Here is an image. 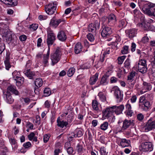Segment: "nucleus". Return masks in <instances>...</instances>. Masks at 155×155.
Instances as JSON below:
<instances>
[{"label":"nucleus","instance_id":"obj_39","mask_svg":"<svg viewBox=\"0 0 155 155\" xmlns=\"http://www.w3.org/2000/svg\"><path fill=\"white\" fill-rule=\"evenodd\" d=\"M92 105L93 108L96 111H97L99 110L98 107V102L95 100H94L92 101Z\"/></svg>","mask_w":155,"mask_h":155},{"label":"nucleus","instance_id":"obj_47","mask_svg":"<svg viewBox=\"0 0 155 155\" xmlns=\"http://www.w3.org/2000/svg\"><path fill=\"white\" fill-rule=\"evenodd\" d=\"M146 101V98L144 96H141L139 100V106H140L141 105Z\"/></svg>","mask_w":155,"mask_h":155},{"label":"nucleus","instance_id":"obj_54","mask_svg":"<svg viewBox=\"0 0 155 155\" xmlns=\"http://www.w3.org/2000/svg\"><path fill=\"white\" fill-rule=\"evenodd\" d=\"M5 48V45L4 43H0V54L2 53Z\"/></svg>","mask_w":155,"mask_h":155},{"label":"nucleus","instance_id":"obj_60","mask_svg":"<svg viewBox=\"0 0 155 155\" xmlns=\"http://www.w3.org/2000/svg\"><path fill=\"white\" fill-rule=\"evenodd\" d=\"M90 67V65L88 63H86L83 64L81 67L82 69H85L89 68Z\"/></svg>","mask_w":155,"mask_h":155},{"label":"nucleus","instance_id":"obj_51","mask_svg":"<svg viewBox=\"0 0 155 155\" xmlns=\"http://www.w3.org/2000/svg\"><path fill=\"white\" fill-rule=\"evenodd\" d=\"M38 27V25L37 24H32L30 26V28L34 31L36 30Z\"/></svg>","mask_w":155,"mask_h":155},{"label":"nucleus","instance_id":"obj_10","mask_svg":"<svg viewBox=\"0 0 155 155\" xmlns=\"http://www.w3.org/2000/svg\"><path fill=\"white\" fill-rule=\"evenodd\" d=\"M134 125V120L126 119L123 121V125L121 128V130L122 131H124L130 126L133 127Z\"/></svg>","mask_w":155,"mask_h":155},{"label":"nucleus","instance_id":"obj_57","mask_svg":"<svg viewBox=\"0 0 155 155\" xmlns=\"http://www.w3.org/2000/svg\"><path fill=\"white\" fill-rule=\"evenodd\" d=\"M77 149L78 152L81 153L83 152L84 150V148L82 145L78 144L77 147Z\"/></svg>","mask_w":155,"mask_h":155},{"label":"nucleus","instance_id":"obj_6","mask_svg":"<svg viewBox=\"0 0 155 155\" xmlns=\"http://www.w3.org/2000/svg\"><path fill=\"white\" fill-rule=\"evenodd\" d=\"M56 2H54L50 3L45 6V11L47 14L51 15L54 13L56 9Z\"/></svg>","mask_w":155,"mask_h":155},{"label":"nucleus","instance_id":"obj_18","mask_svg":"<svg viewBox=\"0 0 155 155\" xmlns=\"http://www.w3.org/2000/svg\"><path fill=\"white\" fill-rule=\"evenodd\" d=\"M112 107L114 112H115L117 114H118L122 113L124 109V106L122 104L119 106H114Z\"/></svg>","mask_w":155,"mask_h":155},{"label":"nucleus","instance_id":"obj_43","mask_svg":"<svg viewBox=\"0 0 155 155\" xmlns=\"http://www.w3.org/2000/svg\"><path fill=\"white\" fill-rule=\"evenodd\" d=\"M75 71V69L74 68H70L67 72V75L69 77L72 76L74 74Z\"/></svg>","mask_w":155,"mask_h":155},{"label":"nucleus","instance_id":"obj_17","mask_svg":"<svg viewBox=\"0 0 155 155\" xmlns=\"http://www.w3.org/2000/svg\"><path fill=\"white\" fill-rule=\"evenodd\" d=\"M50 54V47H49L48 51L46 54H44L43 56L42 63L44 67L48 66V60Z\"/></svg>","mask_w":155,"mask_h":155},{"label":"nucleus","instance_id":"obj_52","mask_svg":"<svg viewBox=\"0 0 155 155\" xmlns=\"http://www.w3.org/2000/svg\"><path fill=\"white\" fill-rule=\"evenodd\" d=\"M34 120L35 121V122L36 125H39L41 123L40 117L38 115H37L36 117V120Z\"/></svg>","mask_w":155,"mask_h":155},{"label":"nucleus","instance_id":"obj_11","mask_svg":"<svg viewBox=\"0 0 155 155\" xmlns=\"http://www.w3.org/2000/svg\"><path fill=\"white\" fill-rule=\"evenodd\" d=\"M145 130L148 131L155 128V120L153 121L152 118L149 120L144 126Z\"/></svg>","mask_w":155,"mask_h":155},{"label":"nucleus","instance_id":"obj_34","mask_svg":"<svg viewBox=\"0 0 155 155\" xmlns=\"http://www.w3.org/2000/svg\"><path fill=\"white\" fill-rule=\"evenodd\" d=\"M108 83V78L103 75L100 81V84L104 85L107 84Z\"/></svg>","mask_w":155,"mask_h":155},{"label":"nucleus","instance_id":"obj_7","mask_svg":"<svg viewBox=\"0 0 155 155\" xmlns=\"http://www.w3.org/2000/svg\"><path fill=\"white\" fill-rule=\"evenodd\" d=\"M137 67L139 71L142 74L146 73L147 70L146 61L144 59H141L139 61Z\"/></svg>","mask_w":155,"mask_h":155},{"label":"nucleus","instance_id":"obj_36","mask_svg":"<svg viewBox=\"0 0 155 155\" xmlns=\"http://www.w3.org/2000/svg\"><path fill=\"white\" fill-rule=\"evenodd\" d=\"M35 84L37 87L41 86L43 84V81L41 78H39L36 79L35 81Z\"/></svg>","mask_w":155,"mask_h":155},{"label":"nucleus","instance_id":"obj_14","mask_svg":"<svg viewBox=\"0 0 155 155\" xmlns=\"http://www.w3.org/2000/svg\"><path fill=\"white\" fill-rule=\"evenodd\" d=\"M102 112L103 116L108 118L112 115L114 112L112 107H107L103 110Z\"/></svg>","mask_w":155,"mask_h":155},{"label":"nucleus","instance_id":"obj_27","mask_svg":"<svg viewBox=\"0 0 155 155\" xmlns=\"http://www.w3.org/2000/svg\"><path fill=\"white\" fill-rule=\"evenodd\" d=\"M143 86L142 87L143 90H146V91H144V92L150 91L152 89V86L150 83L144 81L143 83Z\"/></svg>","mask_w":155,"mask_h":155},{"label":"nucleus","instance_id":"obj_5","mask_svg":"<svg viewBox=\"0 0 155 155\" xmlns=\"http://www.w3.org/2000/svg\"><path fill=\"white\" fill-rule=\"evenodd\" d=\"M100 21L99 20H95L93 23L90 24L87 27L88 30L89 32L96 33L97 30L99 29Z\"/></svg>","mask_w":155,"mask_h":155},{"label":"nucleus","instance_id":"obj_12","mask_svg":"<svg viewBox=\"0 0 155 155\" xmlns=\"http://www.w3.org/2000/svg\"><path fill=\"white\" fill-rule=\"evenodd\" d=\"M108 24L111 26H114L117 22L116 17L113 14L110 15L107 17Z\"/></svg>","mask_w":155,"mask_h":155},{"label":"nucleus","instance_id":"obj_13","mask_svg":"<svg viewBox=\"0 0 155 155\" xmlns=\"http://www.w3.org/2000/svg\"><path fill=\"white\" fill-rule=\"evenodd\" d=\"M137 29L136 28H132L125 31V32L128 37L130 39L133 38L136 36Z\"/></svg>","mask_w":155,"mask_h":155},{"label":"nucleus","instance_id":"obj_22","mask_svg":"<svg viewBox=\"0 0 155 155\" xmlns=\"http://www.w3.org/2000/svg\"><path fill=\"white\" fill-rule=\"evenodd\" d=\"M83 47L80 43H77L74 47V51L76 54H78L82 52Z\"/></svg>","mask_w":155,"mask_h":155},{"label":"nucleus","instance_id":"obj_58","mask_svg":"<svg viewBox=\"0 0 155 155\" xmlns=\"http://www.w3.org/2000/svg\"><path fill=\"white\" fill-rule=\"evenodd\" d=\"M50 136V135L49 134H46L44 136L43 140L45 143H46L48 141Z\"/></svg>","mask_w":155,"mask_h":155},{"label":"nucleus","instance_id":"obj_50","mask_svg":"<svg viewBox=\"0 0 155 155\" xmlns=\"http://www.w3.org/2000/svg\"><path fill=\"white\" fill-rule=\"evenodd\" d=\"M100 152L101 155H105L106 153V149L104 147H102L100 148Z\"/></svg>","mask_w":155,"mask_h":155},{"label":"nucleus","instance_id":"obj_23","mask_svg":"<svg viewBox=\"0 0 155 155\" xmlns=\"http://www.w3.org/2000/svg\"><path fill=\"white\" fill-rule=\"evenodd\" d=\"M130 59L127 58L124 63V72H127L130 68Z\"/></svg>","mask_w":155,"mask_h":155},{"label":"nucleus","instance_id":"obj_19","mask_svg":"<svg viewBox=\"0 0 155 155\" xmlns=\"http://www.w3.org/2000/svg\"><path fill=\"white\" fill-rule=\"evenodd\" d=\"M10 92L16 95H18L19 94V92L16 89V87L14 85H10L8 87L6 92Z\"/></svg>","mask_w":155,"mask_h":155},{"label":"nucleus","instance_id":"obj_4","mask_svg":"<svg viewBox=\"0 0 155 155\" xmlns=\"http://www.w3.org/2000/svg\"><path fill=\"white\" fill-rule=\"evenodd\" d=\"M60 58V51L59 49L58 48L56 50L55 53L51 54V59L52 65L53 66L57 63L59 61Z\"/></svg>","mask_w":155,"mask_h":155},{"label":"nucleus","instance_id":"obj_28","mask_svg":"<svg viewBox=\"0 0 155 155\" xmlns=\"http://www.w3.org/2000/svg\"><path fill=\"white\" fill-rule=\"evenodd\" d=\"M98 75L97 73H96L94 75L90 77L89 79L90 84L93 85L96 82L98 79Z\"/></svg>","mask_w":155,"mask_h":155},{"label":"nucleus","instance_id":"obj_41","mask_svg":"<svg viewBox=\"0 0 155 155\" xmlns=\"http://www.w3.org/2000/svg\"><path fill=\"white\" fill-rule=\"evenodd\" d=\"M136 73L134 71H132L129 73L127 77V80L128 81H131L133 80V78L135 75Z\"/></svg>","mask_w":155,"mask_h":155},{"label":"nucleus","instance_id":"obj_46","mask_svg":"<svg viewBox=\"0 0 155 155\" xmlns=\"http://www.w3.org/2000/svg\"><path fill=\"white\" fill-rule=\"evenodd\" d=\"M126 57V56L125 55H123V56L119 57L118 58V63L119 64H122L124 60Z\"/></svg>","mask_w":155,"mask_h":155},{"label":"nucleus","instance_id":"obj_26","mask_svg":"<svg viewBox=\"0 0 155 155\" xmlns=\"http://www.w3.org/2000/svg\"><path fill=\"white\" fill-rule=\"evenodd\" d=\"M150 102L146 101L142 104L140 106H139L140 108L144 111H147L148 110L149 108L150 107Z\"/></svg>","mask_w":155,"mask_h":155},{"label":"nucleus","instance_id":"obj_8","mask_svg":"<svg viewBox=\"0 0 155 155\" xmlns=\"http://www.w3.org/2000/svg\"><path fill=\"white\" fill-rule=\"evenodd\" d=\"M112 91L114 93V96L118 102L122 101L123 99V94L121 93V92L119 88L117 86H114L112 89Z\"/></svg>","mask_w":155,"mask_h":155},{"label":"nucleus","instance_id":"obj_29","mask_svg":"<svg viewBox=\"0 0 155 155\" xmlns=\"http://www.w3.org/2000/svg\"><path fill=\"white\" fill-rule=\"evenodd\" d=\"M57 122V126L62 128L64 127H66L68 124V123L67 121H64L63 120L61 121L59 117L58 118Z\"/></svg>","mask_w":155,"mask_h":155},{"label":"nucleus","instance_id":"obj_9","mask_svg":"<svg viewBox=\"0 0 155 155\" xmlns=\"http://www.w3.org/2000/svg\"><path fill=\"white\" fill-rule=\"evenodd\" d=\"M30 61H27L25 65L26 69L24 71V74L30 79H33V77L35 76V72L30 71L29 68L30 67Z\"/></svg>","mask_w":155,"mask_h":155},{"label":"nucleus","instance_id":"obj_63","mask_svg":"<svg viewBox=\"0 0 155 155\" xmlns=\"http://www.w3.org/2000/svg\"><path fill=\"white\" fill-rule=\"evenodd\" d=\"M19 38L21 41H25L27 39V37L25 35H23L20 36Z\"/></svg>","mask_w":155,"mask_h":155},{"label":"nucleus","instance_id":"obj_32","mask_svg":"<svg viewBox=\"0 0 155 155\" xmlns=\"http://www.w3.org/2000/svg\"><path fill=\"white\" fill-rule=\"evenodd\" d=\"M142 18L143 20L142 22L141 23H139L138 25L145 30H148L149 28V26L147 25L144 21V18L143 16H142Z\"/></svg>","mask_w":155,"mask_h":155},{"label":"nucleus","instance_id":"obj_21","mask_svg":"<svg viewBox=\"0 0 155 155\" xmlns=\"http://www.w3.org/2000/svg\"><path fill=\"white\" fill-rule=\"evenodd\" d=\"M61 19H57L54 18H53L51 20L50 25V26L56 28L61 22Z\"/></svg>","mask_w":155,"mask_h":155},{"label":"nucleus","instance_id":"obj_40","mask_svg":"<svg viewBox=\"0 0 155 155\" xmlns=\"http://www.w3.org/2000/svg\"><path fill=\"white\" fill-rule=\"evenodd\" d=\"M108 126V123L105 121L102 124L100 127V129L103 130H106Z\"/></svg>","mask_w":155,"mask_h":155},{"label":"nucleus","instance_id":"obj_53","mask_svg":"<svg viewBox=\"0 0 155 155\" xmlns=\"http://www.w3.org/2000/svg\"><path fill=\"white\" fill-rule=\"evenodd\" d=\"M31 143L29 142H27L24 143L23 145V146L26 149L31 147Z\"/></svg>","mask_w":155,"mask_h":155},{"label":"nucleus","instance_id":"obj_24","mask_svg":"<svg viewBox=\"0 0 155 155\" xmlns=\"http://www.w3.org/2000/svg\"><path fill=\"white\" fill-rule=\"evenodd\" d=\"M0 1L10 6H14L17 4V0H0Z\"/></svg>","mask_w":155,"mask_h":155},{"label":"nucleus","instance_id":"obj_25","mask_svg":"<svg viewBox=\"0 0 155 155\" xmlns=\"http://www.w3.org/2000/svg\"><path fill=\"white\" fill-rule=\"evenodd\" d=\"M130 141L125 138L121 139L120 146L122 147H129L130 145Z\"/></svg>","mask_w":155,"mask_h":155},{"label":"nucleus","instance_id":"obj_61","mask_svg":"<svg viewBox=\"0 0 155 155\" xmlns=\"http://www.w3.org/2000/svg\"><path fill=\"white\" fill-rule=\"evenodd\" d=\"M149 38L148 37L145 36L143 37L141 39L142 42L143 43H146L149 41Z\"/></svg>","mask_w":155,"mask_h":155},{"label":"nucleus","instance_id":"obj_2","mask_svg":"<svg viewBox=\"0 0 155 155\" xmlns=\"http://www.w3.org/2000/svg\"><path fill=\"white\" fill-rule=\"evenodd\" d=\"M148 138L146 135L143 136L140 140L141 144L139 146L140 150L143 152L151 151L153 150L152 143L147 142Z\"/></svg>","mask_w":155,"mask_h":155},{"label":"nucleus","instance_id":"obj_30","mask_svg":"<svg viewBox=\"0 0 155 155\" xmlns=\"http://www.w3.org/2000/svg\"><path fill=\"white\" fill-rule=\"evenodd\" d=\"M12 38V33L10 31H7L6 32L5 36L4 39H5L6 41L8 43H10L11 42Z\"/></svg>","mask_w":155,"mask_h":155},{"label":"nucleus","instance_id":"obj_1","mask_svg":"<svg viewBox=\"0 0 155 155\" xmlns=\"http://www.w3.org/2000/svg\"><path fill=\"white\" fill-rule=\"evenodd\" d=\"M142 10L143 13L150 17L155 18V4L143 1Z\"/></svg>","mask_w":155,"mask_h":155},{"label":"nucleus","instance_id":"obj_15","mask_svg":"<svg viewBox=\"0 0 155 155\" xmlns=\"http://www.w3.org/2000/svg\"><path fill=\"white\" fill-rule=\"evenodd\" d=\"M112 32V30L110 28L105 27L101 32V35L103 37H106L111 35Z\"/></svg>","mask_w":155,"mask_h":155},{"label":"nucleus","instance_id":"obj_59","mask_svg":"<svg viewBox=\"0 0 155 155\" xmlns=\"http://www.w3.org/2000/svg\"><path fill=\"white\" fill-rule=\"evenodd\" d=\"M35 134L34 132L31 133L28 136V139L30 140H31L35 136Z\"/></svg>","mask_w":155,"mask_h":155},{"label":"nucleus","instance_id":"obj_37","mask_svg":"<svg viewBox=\"0 0 155 155\" xmlns=\"http://www.w3.org/2000/svg\"><path fill=\"white\" fill-rule=\"evenodd\" d=\"M24 79L23 78L20 77L15 80L16 81V85L18 87L21 86L23 83Z\"/></svg>","mask_w":155,"mask_h":155},{"label":"nucleus","instance_id":"obj_31","mask_svg":"<svg viewBox=\"0 0 155 155\" xmlns=\"http://www.w3.org/2000/svg\"><path fill=\"white\" fill-rule=\"evenodd\" d=\"M83 135L82 131L79 128H77L73 132V135L75 137H81Z\"/></svg>","mask_w":155,"mask_h":155},{"label":"nucleus","instance_id":"obj_55","mask_svg":"<svg viewBox=\"0 0 155 155\" xmlns=\"http://www.w3.org/2000/svg\"><path fill=\"white\" fill-rule=\"evenodd\" d=\"M125 113L126 116L128 117H131L133 113V111L130 110H126Z\"/></svg>","mask_w":155,"mask_h":155},{"label":"nucleus","instance_id":"obj_3","mask_svg":"<svg viewBox=\"0 0 155 155\" xmlns=\"http://www.w3.org/2000/svg\"><path fill=\"white\" fill-rule=\"evenodd\" d=\"M56 36L53 31L50 28H48L47 29V43L48 46V48L50 45H52L56 40Z\"/></svg>","mask_w":155,"mask_h":155},{"label":"nucleus","instance_id":"obj_16","mask_svg":"<svg viewBox=\"0 0 155 155\" xmlns=\"http://www.w3.org/2000/svg\"><path fill=\"white\" fill-rule=\"evenodd\" d=\"M3 97L7 103L11 104L14 101V99L12 97L10 92H4Z\"/></svg>","mask_w":155,"mask_h":155},{"label":"nucleus","instance_id":"obj_38","mask_svg":"<svg viewBox=\"0 0 155 155\" xmlns=\"http://www.w3.org/2000/svg\"><path fill=\"white\" fill-rule=\"evenodd\" d=\"M98 96L99 97L100 99L102 102L106 101V96L101 92L99 93Z\"/></svg>","mask_w":155,"mask_h":155},{"label":"nucleus","instance_id":"obj_44","mask_svg":"<svg viewBox=\"0 0 155 155\" xmlns=\"http://www.w3.org/2000/svg\"><path fill=\"white\" fill-rule=\"evenodd\" d=\"M129 47L127 46H124L122 48L121 50V52L123 54H125L127 53L128 52Z\"/></svg>","mask_w":155,"mask_h":155},{"label":"nucleus","instance_id":"obj_20","mask_svg":"<svg viewBox=\"0 0 155 155\" xmlns=\"http://www.w3.org/2000/svg\"><path fill=\"white\" fill-rule=\"evenodd\" d=\"M57 38L60 41H64L67 38V36L64 31H61L58 32L57 35Z\"/></svg>","mask_w":155,"mask_h":155},{"label":"nucleus","instance_id":"obj_62","mask_svg":"<svg viewBox=\"0 0 155 155\" xmlns=\"http://www.w3.org/2000/svg\"><path fill=\"white\" fill-rule=\"evenodd\" d=\"M137 97L136 95H133L130 99V101L132 103H134L136 101Z\"/></svg>","mask_w":155,"mask_h":155},{"label":"nucleus","instance_id":"obj_33","mask_svg":"<svg viewBox=\"0 0 155 155\" xmlns=\"http://www.w3.org/2000/svg\"><path fill=\"white\" fill-rule=\"evenodd\" d=\"M5 60L4 61L5 68L7 70H9L11 67V65L10 63V57L8 56H6L5 57Z\"/></svg>","mask_w":155,"mask_h":155},{"label":"nucleus","instance_id":"obj_42","mask_svg":"<svg viewBox=\"0 0 155 155\" xmlns=\"http://www.w3.org/2000/svg\"><path fill=\"white\" fill-rule=\"evenodd\" d=\"M13 78L15 80L19 78H20V73L17 71H15L12 73Z\"/></svg>","mask_w":155,"mask_h":155},{"label":"nucleus","instance_id":"obj_56","mask_svg":"<svg viewBox=\"0 0 155 155\" xmlns=\"http://www.w3.org/2000/svg\"><path fill=\"white\" fill-rule=\"evenodd\" d=\"M134 13L135 15V16L137 18L139 17H140L139 15H141V13L139 11L137 10V9H135L134 10Z\"/></svg>","mask_w":155,"mask_h":155},{"label":"nucleus","instance_id":"obj_35","mask_svg":"<svg viewBox=\"0 0 155 155\" xmlns=\"http://www.w3.org/2000/svg\"><path fill=\"white\" fill-rule=\"evenodd\" d=\"M127 24V21L124 19L120 21L118 27L120 28H123L125 27Z\"/></svg>","mask_w":155,"mask_h":155},{"label":"nucleus","instance_id":"obj_64","mask_svg":"<svg viewBox=\"0 0 155 155\" xmlns=\"http://www.w3.org/2000/svg\"><path fill=\"white\" fill-rule=\"evenodd\" d=\"M67 152L69 154H71L73 153V149L72 147H69L67 148Z\"/></svg>","mask_w":155,"mask_h":155},{"label":"nucleus","instance_id":"obj_48","mask_svg":"<svg viewBox=\"0 0 155 155\" xmlns=\"http://www.w3.org/2000/svg\"><path fill=\"white\" fill-rule=\"evenodd\" d=\"M88 40L91 42H92L94 40V38L93 35L91 33H89L87 35Z\"/></svg>","mask_w":155,"mask_h":155},{"label":"nucleus","instance_id":"obj_49","mask_svg":"<svg viewBox=\"0 0 155 155\" xmlns=\"http://www.w3.org/2000/svg\"><path fill=\"white\" fill-rule=\"evenodd\" d=\"M137 119L138 120L141 121L144 119V115L141 113L138 114L137 116Z\"/></svg>","mask_w":155,"mask_h":155},{"label":"nucleus","instance_id":"obj_45","mask_svg":"<svg viewBox=\"0 0 155 155\" xmlns=\"http://www.w3.org/2000/svg\"><path fill=\"white\" fill-rule=\"evenodd\" d=\"M44 96L48 97L51 94V91L49 88H45L44 91Z\"/></svg>","mask_w":155,"mask_h":155}]
</instances>
